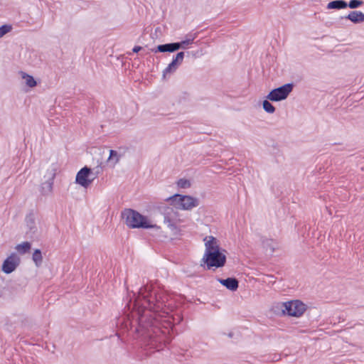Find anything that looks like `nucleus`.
I'll use <instances>...</instances> for the list:
<instances>
[{
  "label": "nucleus",
  "instance_id": "1",
  "mask_svg": "<svg viewBox=\"0 0 364 364\" xmlns=\"http://www.w3.org/2000/svg\"><path fill=\"white\" fill-rule=\"evenodd\" d=\"M134 300L126 302L123 314L116 318L117 335L127 334L140 339L141 345L149 350L160 351L171 339L173 326L183 320L176 314L170 318L173 301L164 291H157L148 284L142 286Z\"/></svg>",
  "mask_w": 364,
  "mask_h": 364
},
{
  "label": "nucleus",
  "instance_id": "2",
  "mask_svg": "<svg viewBox=\"0 0 364 364\" xmlns=\"http://www.w3.org/2000/svg\"><path fill=\"white\" fill-rule=\"evenodd\" d=\"M205 251L200 261V266L204 269L213 270L221 268L226 263V256L218 244L217 239L213 236H206L204 240Z\"/></svg>",
  "mask_w": 364,
  "mask_h": 364
},
{
  "label": "nucleus",
  "instance_id": "3",
  "mask_svg": "<svg viewBox=\"0 0 364 364\" xmlns=\"http://www.w3.org/2000/svg\"><path fill=\"white\" fill-rule=\"evenodd\" d=\"M122 218L125 220L127 226L132 229H156L161 228L156 224H151L147 217L141 215L138 211L126 208L122 211Z\"/></svg>",
  "mask_w": 364,
  "mask_h": 364
},
{
  "label": "nucleus",
  "instance_id": "4",
  "mask_svg": "<svg viewBox=\"0 0 364 364\" xmlns=\"http://www.w3.org/2000/svg\"><path fill=\"white\" fill-rule=\"evenodd\" d=\"M159 210L164 217V223L167 225L173 235H178L181 231L175 222L178 213L173 207L168 206L166 204L159 206Z\"/></svg>",
  "mask_w": 364,
  "mask_h": 364
},
{
  "label": "nucleus",
  "instance_id": "5",
  "mask_svg": "<svg viewBox=\"0 0 364 364\" xmlns=\"http://www.w3.org/2000/svg\"><path fill=\"white\" fill-rule=\"evenodd\" d=\"M284 315L294 317L301 316L306 311V306L299 300H292L278 304Z\"/></svg>",
  "mask_w": 364,
  "mask_h": 364
},
{
  "label": "nucleus",
  "instance_id": "6",
  "mask_svg": "<svg viewBox=\"0 0 364 364\" xmlns=\"http://www.w3.org/2000/svg\"><path fill=\"white\" fill-rule=\"evenodd\" d=\"M167 200L171 201V205L182 210H191L199 205L198 198L186 195L175 194Z\"/></svg>",
  "mask_w": 364,
  "mask_h": 364
},
{
  "label": "nucleus",
  "instance_id": "7",
  "mask_svg": "<svg viewBox=\"0 0 364 364\" xmlns=\"http://www.w3.org/2000/svg\"><path fill=\"white\" fill-rule=\"evenodd\" d=\"M193 43V38H186L179 42L161 44L155 48H151L153 53H173L179 49H186L189 45Z\"/></svg>",
  "mask_w": 364,
  "mask_h": 364
},
{
  "label": "nucleus",
  "instance_id": "8",
  "mask_svg": "<svg viewBox=\"0 0 364 364\" xmlns=\"http://www.w3.org/2000/svg\"><path fill=\"white\" fill-rule=\"evenodd\" d=\"M294 88V84L287 83L279 87L272 90L267 95V99L272 102H279L287 98Z\"/></svg>",
  "mask_w": 364,
  "mask_h": 364
},
{
  "label": "nucleus",
  "instance_id": "9",
  "mask_svg": "<svg viewBox=\"0 0 364 364\" xmlns=\"http://www.w3.org/2000/svg\"><path fill=\"white\" fill-rule=\"evenodd\" d=\"M100 169H101V168L97 167V171L95 173V176L90 178V176L94 175L92 169L87 166H84L77 173L75 177V183L82 187L87 188L92 183V181L97 176V175L100 173Z\"/></svg>",
  "mask_w": 364,
  "mask_h": 364
},
{
  "label": "nucleus",
  "instance_id": "10",
  "mask_svg": "<svg viewBox=\"0 0 364 364\" xmlns=\"http://www.w3.org/2000/svg\"><path fill=\"white\" fill-rule=\"evenodd\" d=\"M21 259L16 253H11L3 262L1 269L5 274H11L20 264Z\"/></svg>",
  "mask_w": 364,
  "mask_h": 364
},
{
  "label": "nucleus",
  "instance_id": "11",
  "mask_svg": "<svg viewBox=\"0 0 364 364\" xmlns=\"http://www.w3.org/2000/svg\"><path fill=\"white\" fill-rule=\"evenodd\" d=\"M25 223L27 229L26 231L27 237L31 239L36 238L38 228L36 224L35 215L33 212H31L26 215Z\"/></svg>",
  "mask_w": 364,
  "mask_h": 364
},
{
  "label": "nucleus",
  "instance_id": "12",
  "mask_svg": "<svg viewBox=\"0 0 364 364\" xmlns=\"http://www.w3.org/2000/svg\"><path fill=\"white\" fill-rule=\"evenodd\" d=\"M340 20L347 19L350 21L355 24L360 23L364 22V14L360 11H350L348 15L341 16Z\"/></svg>",
  "mask_w": 364,
  "mask_h": 364
},
{
  "label": "nucleus",
  "instance_id": "13",
  "mask_svg": "<svg viewBox=\"0 0 364 364\" xmlns=\"http://www.w3.org/2000/svg\"><path fill=\"white\" fill-rule=\"evenodd\" d=\"M217 280L228 289L235 291L238 289L239 282L235 277H228L226 279L218 278Z\"/></svg>",
  "mask_w": 364,
  "mask_h": 364
},
{
  "label": "nucleus",
  "instance_id": "14",
  "mask_svg": "<svg viewBox=\"0 0 364 364\" xmlns=\"http://www.w3.org/2000/svg\"><path fill=\"white\" fill-rule=\"evenodd\" d=\"M55 176V173H50L48 179L45 182L42 183L41 192L43 196H47L52 192Z\"/></svg>",
  "mask_w": 364,
  "mask_h": 364
},
{
  "label": "nucleus",
  "instance_id": "15",
  "mask_svg": "<svg viewBox=\"0 0 364 364\" xmlns=\"http://www.w3.org/2000/svg\"><path fill=\"white\" fill-rule=\"evenodd\" d=\"M348 7V2H346L345 0H334L332 1H330L327 6V9H343Z\"/></svg>",
  "mask_w": 364,
  "mask_h": 364
},
{
  "label": "nucleus",
  "instance_id": "16",
  "mask_svg": "<svg viewBox=\"0 0 364 364\" xmlns=\"http://www.w3.org/2000/svg\"><path fill=\"white\" fill-rule=\"evenodd\" d=\"M181 63L178 62L174 57L172 61L168 65V66L163 71V77H166L167 75H170L174 73Z\"/></svg>",
  "mask_w": 364,
  "mask_h": 364
},
{
  "label": "nucleus",
  "instance_id": "17",
  "mask_svg": "<svg viewBox=\"0 0 364 364\" xmlns=\"http://www.w3.org/2000/svg\"><path fill=\"white\" fill-rule=\"evenodd\" d=\"M31 248V244L28 241L23 242L21 244H18L15 247L16 251L21 255H25L28 253L30 251Z\"/></svg>",
  "mask_w": 364,
  "mask_h": 364
},
{
  "label": "nucleus",
  "instance_id": "18",
  "mask_svg": "<svg viewBox=\"0 0 364 364\" xmlns=\"http://www.w3.org/2000/svg\"><path fill=\"white\" fill-rule=\"evenodd\" d=\"M32 259L36 267H40L43 262V256L41 250L36 249L32 255Z\"/></svg>",
  "mask_w": 364,
  "mask_h": 364
},
{
  "label": "nucleus",
  "instance_id": "19",
  "mask_svg": "<svg viewBox=\"0 0 364 364\" xmlns=\"http://www.w3.org/2000/svg\"><path fill=\"white\" fill-rule=\"evenodd\" d=\"M123 155L118 153V151L111 149L109 151V156L108 157V161L110 162H113L114 165L117 164L119 159L122 158Z\"/></svg>",
  "mask_w": 364,
  "mask_h": 364
},
{
  "label": "nucleus",
  "instance_id": "20",
  "mask_svg": "<svg viewBox=\"0 0 364 364\" xmlns=\"http://www.w3.org/2000/svg\"><path fill=\"white\" fill-rule=\"evenodd\" d=\"M270 100H265L263 101L262 102V107L264 109V110L269 113V114H272L275 112V107L274 106L269 102Z\"/></svg>",
  "mask_w": 364,
  "mask_h": 364
},
{
  "label": "nucleus",
  "instance_id": "21",
  "mask_svg": "<svg viewBox=\"0 0 364 364\" xmlns=\"http://www.w3.org/2000/svg\"><path fill=\"white\" fill-rule=\"evenodd\" d=\"M23 77L26 79V84L29 87H34L36 86L37 82L33 76L28 74H25V75H23Z\"/></svg>",
  "mask_w": 364,
  "mask_h": 364
},
{
  "label": "nucleus",
  "instance_id": "22",
  "mask_svg": "<svg viewBox=\"0 0 364 364\" xmlns=\"http://www.w3.org/2000/svg\"><path fill=\"white\" fill-rule=\"evenodd\" d=\"M12 29V26L9 24H4L0 26V38H2L4 35L10 32Z\"/></svg>",
  "mask_w": 364,
  "mask_h": 364
},
{
  "label": "nucleus",
  "instance_id": "23",
  "mask_svg": "<svg viewBox=\"0 0 364 364\" xmlns=\"http://www.w3.org/2000/svg\"><path fill=\"white\" fill-rule=\"evenodd\" d=\"M363 4V1L361 0H350L348 3V7L350 9H357Z\"/></svg>",
  "mask_w": 364,
  "mask_h": 364
},
{
  "label": "nucleus",
  "instance_id": "24",
  "mask_svg": "<svg viewBox=\"0 0 364 364\" xmlns=\"http://www.w3.org/2000/svg\"><path fill=\"white\" fill-rule=\"evenodd\" d=\"M178 186L181 188H187L191 186V182L188 179L181 178L178 181Z\"/></svg>",
  "mask_w": 364,
  "mask_h": 364
},
{
  "label": "nucleus",
  "instance_id": "25",
  "mask_svg": "<svg viewBox=\"0 0 364 364\" xmlns=\"http://www.w3.org/2000/svg\"><path fill=\"white\" fill-rule=\"evenodd\" d=\"M184 56H185V53L183 51H181V52H178L174 57V58H176V60L178 61V62H180L181 63H183V58H184Z\"/></svg>",
  "mask_w": 364,
  "mask_h": 364
},
{
  "label": "nucleus",
  "instance_id": "26",
  "mask_svg": "<svg viewBox=\"0 0 364 364\" xmlns=\"http://www.w3.org/2000/svg\"><path fill=\"white\" fill-rule=\"evenodd\" d=\"M198 34L197 33H188L187 36H186V38H193V42L194 41V40L196 38Z\"/></svg>",
  "mask_w": 364,
  "mask_h": 364
},
{
  "label": "nucleus",
  "instance_id": "27",
  "mask_svg": "<svg viewBox=\"0 0 364 364\" xmlns=\"http://www.w3.org/2000/svg\"><path fill=\"white\" fill-rule=\"evenodd\" d=\"M141 50H142V47L141 46H135L133 49H132V52L133 53H139Z\"/></svg>",
  "mask_w": 364,
  "mask_h": 364
},
{
  "label": "nucleus",
  "instance_id": "28",
  "mask_svg": "<svg viewBox=\"0 0 364 364\" xmlns=\"http://www.w3.org/2000/svg\"><path fill=\"white\" fill-rule=\"evenodd\" d=\"M232 336H233V333L230 332L228 333V337L232 338Z\"/></svg>",
  "mask_w": 364,
  "mask_h": 364
}]
</instances>
